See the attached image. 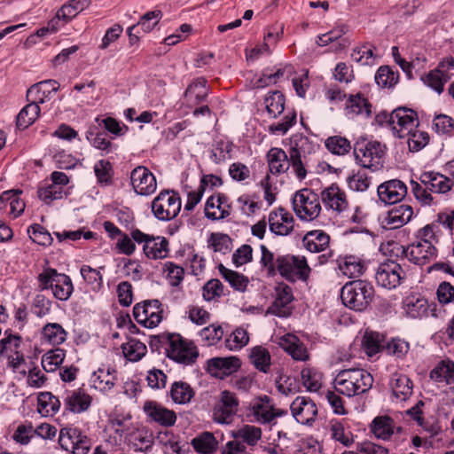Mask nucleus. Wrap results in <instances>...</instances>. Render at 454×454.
Returning <instances> with one entry per match:
<instances>
[{
	"mask_svg": "<svg viewBox=\"0 0 454 454\" xmlns=\"http://www.w3.org/2000/svg\"><path fill=\"white\" fill-rule=\"evenodd\" d=\"M372 374L362 368H349L340 371L334 380L336 392L348 397L363 395L373 385Z\"/></svg>",
	"mask_w": 454,
	"mask_h": 454,
	"instance_id": "f257e3e1",
	"label": "nucleus"
},
{
	"mask_svg": "<svg viewBox=\"0 0 454 454\" xmlns=\"http://www.w3.org/2000/svg\"><path fill=\"white\" fill-rule=\"evenodd\" d=\"M158 340L165 348L168 356L177 363L191 364L199 356L196 346L178 333H162Z\"/></svg>",
	"mask_w": 454,
	"mask_h": 454,
	"instance_id": "f03ea898",
	"label": "nucleus"
},
{
	"mask_svg": "<svg viewBox=\"0 0 454 454\" xmlns=\"http://www.w3.org/2000/svg\"><path fill=\"white\" fill-rule=\"evenodd\" d=\"M374 297L373 286L365 280H355L344 285L340 298L343 304L356 311H364Z\"/></svg>",
	"mask_w": 454,
	"mask_h": 454,
	"instance_id": "7ed1b4c3",
	"label": "nucleus"
},
{
	"mask_svg": "<svg viewBox=\"0 0 454 454\" xmlns=\"http://www.w3.org/2000/svg\"><path fill=\"white\" fill-rule=\"evenodd\" d=\"M386 147L378 141L361 138L354 146L356 161L364 168L376 171L383 167Z\"/></svg>",
	"mask_w": 454,
	"mask_h": 454,
	"instance_id": "20e7f679",
	"label": "nucleus"
},
{
	"mask_svg": "<svg viewBox=\"0 0 454 454\" xmlns=\"http://www.w3.org/2000/svg\"><path fill=\"white\" fill-rule=\"evenodd\" d=\"M311 268L303 255L284 254L277 257V273L290 282L307 281Z\"/></svg>",
	"mask_w": 454,
	"mask_h": 454,
	"instance_id": "39448f33",
	"label": "nucleus"
},
{
	"mask_svg": "<svg viewBox=\"0 0 454 454\" xmlns=\"http://www.w3.org/2000/svg\"><path fill=\"white\" fill-rule=\"evenodd\" d=\"M38 282L41 290L51 289L54 297L59 301L68 300L74 290L70 277L51 268L39 274Z\"/></svg>",
	"mask_w": 454,
	"mask_h": 454,
	"instance_id": "423d86ee",
	"label": "nucleus"
},
{
	"mask_svg": "<svg viewBox=\"0 0 454 454\" xmlns=\"http://www.w3.org/2000/svg\"><path fill=\"white\" fill-rule=\"evenodd\" d=\"M316 147L317 145L303 134L296 133L290 137L289 155L292 168L299 180L306 177L307 171L303 160L315 152Z\"/></svg>",
	"mask_w": 454,
	"mask_h": 454,
	"instance_id": "0eeeda50",
	"label": "nucleus"
},
{
	"mask_svg": "<svg viewBox=\"0 0 454 454\" xmlns=\"http://www.w3.org/2000/svg\"><path fill=\"white\" fill-rule=\"evenodd\" d=\"M293 209L302 221H312L321 212L319 196L310 189H301L297 191L292 200Z\"/></svg>",
	"mask_w": 454,
	"mask_h": 454,
	"instance_id": "6e6552de",
	"label": "nucleus"
},
{
	"mask_svg": "<svg viewBox=\"0 0 454 454\" xmlns=\"http://www.w3.org/2000/svg\"><path fill=\"white\" fill-rule=\"evenodd\" d=\"M0 353L7 359L8 366L14 372L25 377L27 370L21 338L18 335H9L0 340Z\"/></svg>",
	"mask_w": 454,
	"mask_h": 454,
	"instance_id": "1a4fd4ad",
	"label": "nucleus"
},
{
	"mask_svg": "<svg viewBox=\"0 0 454 454\" xmlns=\"http://www.w3.org/2000/svg\"><path fill=\"white\" fill-rule=\"evenodd\" d=\"M131 237L137 244H143V252L148 259H164L168 254V241L165 237L153 236L141 231L139 229L131 230Z\"/></svg>",
	"mask_w": 454,
	"mask_h": 454,
	"instance_id": "9d476101",
	"label": "nucleus"
},
{
	"mask_svg": "<svg viewBox=\"0 0 454 454\" xmlns=\"http://www.w3.org/2000/svg\"><path fill=\"white\" fill-rule=\"evenodd\" d=\"M181 209V199L174 191H162L152 202L153 215L160 221L175 218Z\"/></svg>",
	"mask_w": 454,
	"mask_h": 454,
	"instance_id": "9b49d317",
	"label": "nucleus"
},
{
	"mask_svg": "<svg viewBox=\"0 0 454 454\" xmlns=\"http://www.w3.org/2000/svg\"><path fill=\"white\" fill-rule=\"evenodd\" d=\"M388 125L395 136L404 138L417 129L419 125L417 114L412 109L399 107L391 113Z\"/></svg>",
	"mask_w": 454,
	"mask_h": 454,
	"instance_id": "f8f14e48",
	"label": "nucleus"
},
{
	"mask_svg": "<svg viewBox=\"0 0 454 454\" xmlns=\"http://www.w3.org/2000/svg\"><path fill=\"white\" fill-rule=\"evenodd\" d=\"M59 443L72 454H88L90 440L76 427H64L59 432Z\"/></svg>",
	"mask_w": 454,
	"mask_h": 454,
	"instance_id": "ddd939ff",
	"label": "nucleus"
},
{
	"mask_svg": "<svg viewBox=\"0 0 454 454\" xmlns=\"http://www.w3.org/2000/svg\"><path fill=\"white\" fill-rule=\"evenodd\" d=\"M162 311L159 300L144 301L134 306L133 316L138 324L153 328L161 322Z\"/></svg>",
	"mask_w": 454,
	"mask_h": 454,
	"instance_id": "4468645a",
	"label": "nucleus"
},
{
	"mask_svg": "<svg viewBox=\"0 0 454 454\" xmlns=\"http://www.w3.org/2000/svg\"><path fill=\"white\" fill-rule=\"evenodd\" d=\"M404 277L405 272L401 265L389 260L380 263L375 272L377 284L389 290L400 286Z\"/></svg>",
	"mask_w": 454,
	"mask_h": 454,
	"instance_id": "2eb2a0df",
	"label": "nucleus"
},
{
	"mask_svg": "<svg viewBox=\"0 0 454 454\" xmlns=\"http://www.w3.org/2000/svg\"><path fill=\"white\" fill-rule=\"evenodd\" d=\"M454 68V59L452 57L444 59L437 67L429 71L421 77L425 85L434 90L438 94L444 90V84L450 80L453 75L450 70Z\"/></svg>",
	"mask_w": 454,
	"mask_h": 454,
	"instance_id": "dca6fc26",
	"label": "nucleus"
},
{
	"mask_svg": "<svg viewBox=\"0 0 454 454\" xmlns=\"http://www.w3.org/2000/svg\"><path fill=\"white\" fill-rule=\"evenodd\" d=\"M134 192L140 196H150L157 189L155 176L145 166L136 167L130 173Z\"/></svg>",
	"mask_w": 454,
	"mask_h": 454,
	"instance_id": "f3484780",
	"label": "nucleus"
},
{
	"mask_svg": "<svg viewBox=\"0 0 454 454\" xmlns=\"http://www.w3.org/2000/svg\"><path fill=\"white\" fill-rule=\"evenodd\" d=\"M239 400L233 393L223 391L219 402L213 411L215 421L220 424H229L238 411Z\"/></svg>",
	"mask_w": 454,
	"mask_h": 454,
	"instance_id": "a211bd4d",
	"label": "nucleus"
},
{
	"mask_svg": "<svg viewBox=\"0 0 454 454\" xmlns=\"http://www.w3.org/2000/svg\"><path fill=\"white\" fill-rule=\"evenodd\" d=\"M294 419L302 425H312L317 416V407L315 402L306 396H297L290 405Z\"/></svg>",
	"mask_w": 454,
	"mask_h": 454,
	"instance_id": "6ab92c4d",
	"label": "nucleus"
},
{
	"mask_svg": "<svg viewBox=\"0 0 454 454\" xmlns=\"http://www.w3.org/2000/svg\"><path fill=\"white\" fill-rule=\"evenodd\" d=\"M403 254L410 262L423 266L436 258L437 249L433 245L415 239L403 248Z\"/></svg>",
	"mask_w": 454,
	"mask_h": 454,
	"instance_id": "aec40b11",
	"label": "nucleus"
},
{
	"mask_svg": "<svg viewBox=\"0 0 454 454\" xmlns=\"http://www.w3.org/2000/svg\"><path fill=\"white\" fill-rule=\"evenodd\" d=\"M143 411L150 422L157 423L161 427H169L176 422V412L155 401H145Z\"/></svg>",
	"mask_w": 454,
	"mask_h": 454,
	"instance_id": "412c9836",
	"label": "nucleus"
},
{
	"mask_svg": "<svg viewBox=\"0 0 454 454\" xmlns=\"http://www.w3.org/2000/svg\"><path fill=\"white\" fill-rule=\"evenodd\" d=\"M251 415L254 420L260 424H270L277 417L282 416L286 411L274 408L268 396L264 395L254 402L251 406Z\"/></svg>",
	"mask_w": 454,
	"mask_h": 454,
	"instance_id": "4be33fe9",
	"label": "nucleus"
},
{
	"mask_svg": "<svg viewBox=\"0 0 454 454\" xmlns=\"http://www.w3.org/2000/svg\"><path fill=\"white\" fill-rule=\"evenodd\" d=\"M268 222L270 231L278 236L289 235L294 227V216L283 207L270 212Z\"/></svg>",
	"mask_w": 454,
	"mask_h": 454,
	"instance_id": "5701e85b",
	"label": "nucleus"
},
{
	"mask_svg": "<svg viewBox=\"0 0 454 454\" xmlns=\"http://www.w3.org/2000/svg\"><path fill=\"white\" fill-rule=\"evenodd\" d=\"M239 367L240 360L236 356L214 357L207 363L208 373L221 380L237 372Z\"/></svg>",
	"mask_w": 454,
	"mask_h": 454,
	"instance_id": "b1692460",
	"label": "nucleus"
},
{
	"mask_svg": "<svg viewBox=\"0 0 454 454\" xmlns=\"http://www.w3.org/2000/svg\"><path fill=\"white\" fill-rule=\"evenodd\" d=\"M377 193L385 204H396L406 196L407 187L403 182L393 179L379 185Z\"/></svg>",
	"mask_w": 454,
	"mask_h": 454,
	"instance_id": "393cba45",
	"label": "nucleus"
},
{
	"mask_svg": "<svg viewBox=\"0 0 454 454\" xmlns=\"http://www.w3.org/2000/svg\"><path fill=\"white\" fill-rule=\"evenodd\" d=\"M320 198L325 208L336 213H341L348 207L345 192L334 184L324 189Z\"/></svg>",
	"mask_w": 454,
	"mask_h": 454,
	"instance_id": "a878e982",
	"label": "nucleus"
},
{
	"mask_svg": "<svg viewBox=\"0 0 454 454\" xmlns=\"http://www.w3.org/2000/svg\"><path fill=\"white\" fill-rule=\"evenodd\" d=\"M59 84L55 80H44L32 85L27 91L28 102H34L37 105L49 100L52 94L58 91Z\"/></svg>",
	"mask_w": 454,
	"mask_h": 454,
	"instance_id": "bb28decb",
	"label": "nucleus"
},
{
	"mask_svg": "<svg viewBox=\"0 0 454 454\" xmlns=\"http://www.w3.org/2000/svg\"><path fill=\"white\" fill-rule=\"evenodd\" d=\"M293 299L292 288L285 284L278 285L276 287L275 300L269 309L270 312L281 317H288L291 314L289 304Z\"/></svg>",
	"mask_w": 454,
	"mask_h": 454,
	"instance_id": "cd10ccee",
	"label": "nucleus"
},
{
	"mask_svg": "<svg viewBox=\"0 0 454 454\" xmlns=\"http://www.w3.org/2000/svg\"><path fill=\"white\" fill-rule=\"evenodd\" d=\"M413 216V208L408 204H400L390 208L384 218L388 229H397L408 223Z\"/></svg>",
	"mask_w": 454,
	"mask_h": 454,
	"instance_id": "c85d7f7f",
	"label": "nucleus"
},
{
	"mask_svg": "<svg viewBox=\"0 0 454 454\" xmlns=\"http://www.w3.org/2000/svg\"><path fill=\"white\" fill-rule=\"evenodd\" d=\"M278 345L294 360L306 361L309 353L303 342L294 334L286 333L279 338Z\"/></svg>",
	"mask_w": 454,
	"mask_h": 454,
	"instance_id": "c756f323",
	"label": "nucleus"
},
{
	"mask_svg": "<svg viewBox=\"0 0 454 454\" xmlns=\"http://www.w3.org/2000/svg\"><path fill=\"white\" fill-rule=\"evenodd\" d=\"M278 345L294 360L306 361L309 353L303 342L294 334L286 333L279 338Z\"/></svg>",
	"mask_w": 454,
	"mask_h": 454,
	"instance_id": "7c9ffc66",
	"label": "nucleus"
},
{
	"mask_svg": "<svg viewBox=\"0 0 454 454\" xmlns=\"http://www.w3.org/2000/svg\"><path fill=\"white\" fill-rule=\"evenodd\" d=\"M419 180L422 184L429 189V192L434 193H445L453 185V182L450 178L434 171L422 173Z\"/></svg>",
	"mask_w": 454,
	"mask_h": 454,
	"instance_id": "2f4dec72",
	"label": "nucleus"
},
{
	"mask_svg": "<svg viewBox=\"0 0 454 454\" xmlns=\"http://www.w3.org/2000/svg\"><path fill=\"white\" fill-rule=\"evenodd\" d=\"M91 396L83 389L67 391L64 398L66 408L75 413H81L89 409L91 404Z\"/></svg>",
	"mask_w": 454,
	"mask_h": 454,
	"instance_id": "473e14b6",
	"label": "nucleus"
},
{
	"mask_svg": "<svg viewBox=\"0 0 454 454\" xmlns=\"http://www.w3.org/2000/svg\"><path fill=\"white\" fill-rule=\"evenodd\" d=\"M303 247L310 253H320L329 247L330 236L321 230L307 232L302 238Z\"/></svg>",
	"mask_w": 454,
	"mask_h": 454,
	"instance_id": "72a5a7b5",
	"label": "nucleus"
},
{
	"mask_svg": "<svg viewBox=\"0 0 454 454\" xmlns=\"http://www.w3.org/2000/svg\"><path fill=\"white\" fill-rule=\"evenodd\" d=\"M390 388L397 402L406 401L412 394L413 383L406 375L395 372L390 380Z\"/></svg>",
	"mask_w": 454,
	"mask_h": 454,
	"instance_id": "f704fd0d",
	"label": "nucleus"
},
{
	"mask_svg": "<svg viewBox=\"0 0 454 454\" xmlns=\"http://www.w3.org/2000/svg\"><path fill=\"white\" fill-rule=\"evenodd\" d=\"M269 169L273 175H279L286 172L291 163V157L288 158L286 153L277 147L271 148L267 153Z\"/></svg>",
	"mask_w": 454,
	"mask_h": 454,
	"instance_id": "c9c22d12",
	"label": "nucleus"
},
{
	"mask_svg": "<svg viewBox=\"0 0 454 454\" xmlns=\"http://www.w3.org/2000/svg\"><path fill=\"white\" fill-rule=\"evenodd\" d=\"M116 380V371L111 367L98 368V371L93 372L90 378L93 387L101 392H106L112 389Z\"/></svg>",
	"mask_w": 454,
	"mask_h": 454,
	"instance_id": "e433bc0d",
	"label": "nucleus"
},
{
	"mask_svg": "<svg viewBox=\"0 0 454 454\" xmlns=\"http://www.w3.org/2000/svg\"><path fill=\"white\" fill-rule=\"evenodd\" d=\"M338 268L348 278H357L365 270V262L356 255H346L338 259Z\"/></svg>",
	"mask_w": 454,
	"mask_h": 454,
	"instance_id": "4c0bfd02",
	"label": "nucleus"
},
{
	"mask_svg": "<svg viewBox=\"0 0 454 454\" xmlns=\"http://www.w3.org/2000/svg\"><path fill=\"white\" fill-rule=\"evenodd\" d=\"M429 378L436 383L454 385V362L450 359L440 361L431 370Z\"/></svg>",
	"mask_w": 454,
	"mask_h": 454,
	"instance_id": "58836bf2",
	"label": "nucleus"
},
{
	"mask_svg": "<svg viewBox=\"0 0 454 454\" xmlns=\"http://www.w3.org/2000/svg\"><path fill=\"white\" fill-rule=\"evenodd\" d=\"M221 199L225 195L218 193L216 196H210L205 205V215L212 220L224 219L230 215L229 206H223Z\"/></svg>",
	"mask_w": 454,
	"mask_h": 454,
	"instance_id": "ea45409f",
	"label": "nucleus"
},
{
	"mask_svg": "<svg viewBox=\"0 0 454 454\" xmlns=\"http://www.w3.org/2000/svg\"><path fill=\"white\" fill-rule=\"evenodd\" d=\"M372 431L374 435L381 440H388L395 433V430H399L393 420L388 416L376 417L372 423Z\"/></svg>",
	"mask_w": 454,
	"mask_h": 454,
	"instance_id": "a19ab883",
	"label": "nucleus"
},
{
	"mask_svg": "<svg viewBox=\"0 0 454 454\" xmlns=\"http://www.w3.org/2000/svg\"><path fill=\"white\" fill-rule=\"evenodd\" d=\"M250 363L261 372L268 373L270 371L271 356L269 350L262 346H255L250 349Z\"/></svg>",
	"mask_w": 454,
	"mask_h": 454,
	"instance_id": "79ce46f5",
	"label": "nucleus"
},
{
	"mask_svg": "<svg viewBox=\"0 0 454 454\" xmlns=\"http://www.w3.org/2000/svg\"><path fill=\"white\" fill-rule=\"evenodd\" d=\"M196 452L200 454H212L218 448V441L210 432H203L194 437L191 442Z\"/></svg>",
	"mask_w": 454,
	"mask_h": 454,
	"instance_id": "37998d69",
	"label": "nucleus"
},
{
	"mask_svg": "<svg viewBox=\"0 0 454 454\" xmlns=\"http://www.w3.org/2000/svg\"><path fill=\"white\" fill-rule=\"evenodd\" d=\"M346 115L353 118L356 115L363 114L366 117L371 115V105L367 99L360 94L350 96L346 103Z\"/></svg>",
	"mask_w": 454,
	"mask_h": 454,
	"instance_id": "c03bdc74",
	"label": "nucleus"
},
{
	"mask_svg": "<svg viewBox=\"0 0 454 454\" xmlns=\"http://www.w3.org/2000/svg\"><path fill=\"white\" fill-rule=\"evenodd\" d=\"M86 139L96 148L107 154L113 151V144L105 132L98 131L96 125H90L86 131Z\"/></svg>",
	"mask_w": 454,
	"mask_h": 454,
	"instance_id": "a18cd8bd",
	"label": "nucleus"
},
{
	"mask_svg": "<svg viewBox=\"0 0 454 454\" xmlns=\"http://www.w3.org/2000/svg\"><path fill=\"white\" fill-rule=\"evenodd\" d=\"M37 411L43 416H52L60 408L59 399L50 392H43L38 395Z\"/></svg>",
	"mask_w": 454,
	"mask_h": 454,
	"instance_id": "49530a36",
	"label": "nucleus"
},
{
	"mask_svg": "<svg viewBox=\"0 0 454 454\" xmlns=\"http://www.w3.org/2000/svg\"><path fill=\"white\" fill-rule=\"evenodd\" d=\"M236 440L249 446H254L262 437V429L253 425H244L233 433Z\"/></svg>",
	"mask_w": 454,
	"mask_h": 454,
	"instance_id": "de8ad7c7",
	"label": "nucleus"
},
{
	"mask_svg": "<svg viewBox=\"0 0 454 454\" xmlns=\"http://www.w3.org/2000/svg\"><path fill=\"white\" fill-rule=\"evenodd\" d=\"M170 396L174 403L186 404L194 396V391L188 383L175 381L170 387Z\"/></svg>",
	"mask_w": 454,
	"mask_h": 454,
	"instance_id": "09e8293b",
	"label": "nucleus"
},
{
	"mask_svg": "<svg viewBox=\"0 0 454 454\" xmlns=\"http://www.w3.org/2000/svg\"><path fill=\"white\" fill-rule=\"evenodd\" d=\"M121 349L124 356L131 362L139 361L147 352L145 344L134 338H130L123 343Z\"/></svg>",
	"mask_w": 454,
	"mask_h": 454,
	"instance_id": "8fccbe9b",
	"label": "nucleus"
},
{
	"mask_svg": "<svg viewBox=\"0 0 454 454\" xmlns=\"http://www.w3.org/2000/svg\"><path fill=\"white\" fill-rule=\"evenodd\" d=\"M67 332L58 323H49L42 330V336L44 341L51 345H59L67 339Z\"/></svg>",
	"mask_w": 454,
	"mask_h": 454,
	"instance_id": "3c124183",
	"label": "nucleus"
},
{
	"mask_svg": "<svg viewBox=\"0 0 454 454\" xmlns=\"http://www.w3.org/2000/svg\"><path fill=\"white\" fill-rule=\"evenodd\" d=\"M40 106L36 103L29 102L24 106L17 116V126L25 129L32 125L40 114Z\"/></svg>",
	"mask_w": 454,
	"mask_h": 454,
	"instance_id": "603ef678",
	"label": "nucleus"
},
{
	"mask_svg": "<svg viewBox=\"0 0 454 454\" xmlns=\"http://www.w3.org/2000/svg\"><path fill=\"white\" fill-rule=\"evenodd\" d=\"M403 307L406 313L413 317H421L427 314V301L424 298L408 296L403 301Z\"/></svg>",
	"mask_w": 454,
	"mask_h": 454,
	"instance_id": "864d4df0",
	"label": "nucleus"
},
{
	"mask_svg": "<svg viewBox=\"0 0 454 454\" xmlns=\"http://www.w3.org/2000/svg\"><path fill=\"white\" fill-rule=\"evenodd\" d=\"M66 352L62 348H55L46 352L42 357V366L45 372H53L63 363Z\"/></svg>",
	"mask_w": 454,
	"mask_h": 454,
	"instance_id": "5fc2aeb1",
	"label": "nucleus"
},
{
	"mask_svg": "<svg viewBox=\"0 0 454 454\" xmlns=\"http://www.w3.org/2000/svg\"><path fill=\"white\" fill-rule=\"evenodd\" d=\"M220 273L223 277V278L233 287L235 290L239 292H245L249 280L244 275L229 270L223 265L219 267Z\"/></svg>",
	"mask_w": 454,
	"mask_h": 454,
	"instance_id": "6e6d98bb",
	"label": "nucleus"
},
{
	"mask_svg": "<svg viewBox=\"0 0 454 454\" xmlns=\"http://www.w3.org/2000/svg\"><path fill=\"white\" fill-rule=\"evenodd\" d=\"M330 434L333 440L340 442L343 446L348 447L354 442L352 433L344 427L341 421H331Z\"/></svg>",
	"mask_w": 454,
	"mask_h": 454,
	"instance_id": "4d7b16f0",
	"label": "nucleus"
},
{
	"mask_svg": "<svg viewBox=\"0 0 454 454\" xmlns=\"http://www.w3.org/2000/svg\"><path fill=\"white\" fill-rule=\"evenodd\" d=\"M233 145L231 142L220 139L214 145V148L210 152V160L215 163L220 164L231 159V153Z\"/></svg>",
	"mask_w": 454,
	"mask_h": 454,
	"instance_id": "13d9d810",
	"label": "nucleus"
},
{
	"mask_svg": "<svg viewBox=\"0 0 454 454\" xmlns=\"http://www.w3.org/2000/svg\"><path fill=\"white\" fill-rule=\"evenodd\" d=\"M264 103L268 114L272 118H277L285 109V97L279 91L269 94Z\"/></svg>",
	"mask_w": 454,
	"mask_h": 454,
	"instance_id": "bf43d9fd",
	"label": "nucleus"
},
{
	"mask_svg": "<svg viewBox=\"0 0 454 454\" xmlns=\"http://www.w3.org/2000/svg\"><path fill=\"white\" fill-rule=\"evenodd\" d=\"M382 342L383 336L379 333L365 331L362 340V347L369 356H372L380 350Z\"/></svg>",
	"mask_w": 454,
	"mask_h": 454,
	"instance_id": "052dcab7",
	"label": "nucleus"
},
{
	"mask_svg": "<svg viewBox=\"0 0 454 454\" xmlns=\"http://www.w3.org/2000/svg\"><path fill=\"white\" fill-rule=\"evenodd\" d=\"M249 341V335L243 327L236 328L226 339L225 347L229 350H239L247 346Z\"/></svg>",
	"mask_w": 454,
	"mask_h": 454,
	"instance_id": "680f3d73",
	"label": "nucleus"
},
{
	"mask_svg": "<svg viewBox=\"0 0 454 454\" xmlns=\"http://www.w3.org/2000/svg\"><path fill=\"white\" fill-rule=\"evenodd\" d=\"M301 380L303 386L311 392H316L322 386V374L315 368L307 367L301 371Z\"/></svg>",
	"mask_w": 454,
	"mask_h": 454,
	"instance_id": "e2e57ef3",
	"label": "nucleus"
},
{
	"mask_svg": "<svg viewBox=\"0 0 454 454\" xmlns=\"http://www.w3.org/2000/svg\"><path fill=\"white\" fill-rule=\"evenodd\" d=\"M133 446L136 450H139L142 452H147L149 451L154 442V437L153 433L146 429L142 428L137 430L133 434Z\"/></svg>",
	"mask_w": 454,
	"mask_h": 454,
	"instance_id": "0e129e2a",
	"label": "nucleus"
},
{
	"mask_svg": "<svg viewBox=\"0 0 454 454\" xmlns=\"http://www.w3.org/2000/svg\"><path fill=\"white\" fill-rule=\"evenodd\" d=\"M206 80L200 78L192 82L185 90L184 96L187 101L192 102L195 98V102L203 101L207 96V89L206 87Z\"/></svg>",
	"mask_w": 454,
	"mask_h": 454,
	"instance_id": "69168bd1",
	"label": "nucleus"
},
{
	"mask_svg": "<svg viewBox=\"0 0 454 454\" xmlns=\"http://www.w3.org/2000/svg\"><path fill=\"white\" fill-rule=\"evenodd\" d=\"M399 74L389 67H380L375 74V82L381 88L393 87L398 82Z\"/></svg>",
	"mask_w": 454,
	"mask_h": 454,
	"instance_id": "338daca9",
	"label": "nucleus"
},
{
	"mask_svg": "<svg viewBox=\"0 0 454 454\" xmlns=\"http://www.w3.org/2000/svg\"><path fill=\"white\" fill-rule=\"evenodd\" d=\"M199 335L204 345L212 346L216 344L223 338V330L221 325L212 324L201 329Z\"/></svg>",
	"mask_w": 454,
	"mask_h": 454,
	"instance_id": "774afa93",
	"label": "nucleus"
}]
</instances>
